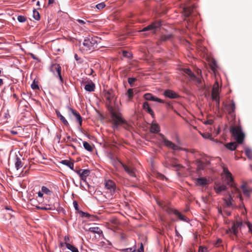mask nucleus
Returning <instances> with one entry per match:
<instances>
[{"mask_svg": "<svg viewBox=\"0 0 252 252\" xmlns=\"http://www.w3.org/2000/svg\"><path fill=\"white\" fill-rule=\"evenodd\" d=\"M107 106L110 114L114 129H117L119 126L126 123V121L122 118V114L118 110H117L109 104H107Z\"/></svg>", "mask_w": 252, "mask_h": 252, "instance_id": "nucleus-1", "label": "nucleus"}, {"mask_svg": "<svg viewBox=\"0 0 252 252\" xmlns=\"http://www.w3.org/2000/svg\"><path fill=\"white\" fill-rule=\"evenodd\" d=\"M230 132L237 144H241L243 143L245 135L243 132L241 126H231Z\"/></svg>", "mask_w": 252, "mask_h": 252, "instance_id": "nucleus-2", "label": "nucleus"}, {"mask_svg": "<svg viewBox=\"0 0 252 252\" xmlns=\"http://www.w3.org/2000/svg\"><path fill=\"white\" fill-rule=\"evenodd\" d=\"M98 40H99V39L97 36L89 35L86 37L83 43V45L85 47L84 50L87 51L94 50L97 47Z\"/></svg>", "mask_w": 252, "mask_h": 252, "instance_id": "nucleus-3", "label": "nucleus"}, {"mask_svg": "<svg viewBox=\"0 0 252 252\" xmlns=\"http://www.w3.org/2000/svg\"><path fill=\"white\" fill-rule=\"evenodd\" d=\"M220 90L219 88V83L216 82L213 85L211 96L212 99L213 101H216V106L219 109L220 107Z\"/></svg>", "mask_w": 252, "mask_h": 252, "instance_id": "nucleus-4", "label": "nucleus"}, {"mask_svg": "<svg viewBox=\"0 0 252 252\" xmlns=\"http://www.w3.org/2000/svg\"><path fill=\"white\" fill-rule=\"evenodd\" d=\"M159 135L161 137V141L164 143V145L167 148L172 149L174 151L176 150H183L184 151H187V149L182 148L173 143L172 142L167 139L164 135L161 133H159Z\"/></svg>", "mask_w": 252, "mask_h": 252, "instance_id": "nucleus-5", "label": "nucleus"}, {"mask_svg": "<svg viewBox=\"0 0 252 252\" xmlns=\"http://www.w3.org/2000/svg\"><path fill=\"white\" fill-rule=\"evenodd\" d=\"M161 26V23L159 21H155L151 24L144 28L141 32L150 31L153 34H155L157 30Z\"/></svg>", "mask_w": 252, "mask_h": 252, "instance_id": "nucleus-6", "label": "nucleus"}, {"mask_svg": "<svg viewBox=\"0 0 252 252\" xmlns=\"http://www.w3.org/2000/svg\"><path fill=\"white\" fill-rule=\"evenodd\" d=\"M50 70L57 77L59 78L61 83H63V79L61 74L62 67L61 65L57 63L53 64L50 67Z\"/></svg>", "mask_w": 252, "mask_h": 252, "instance_id": "nucleus-7", "label": "nucleus"}, {"mask_svg": "<svg viewBox=\"0 0 252 252\" xmlns=\"http://www.w3.org/2000/svg\"><path fill=\"white\" fill-rule=\"evenodd\" d=\"M105 188L109 191L111 195H113L116 190V184L112 180H108L105 181Z\"/></svg>", "mask_w": 252, "mask_h": 252, "instance_id": "nucleus-8", "label": "nucleus"}, {"mask_svg": "<svg viewBox=\"0 0 252 252\" xmlns=\"http://www.w3.org/2000/svg\"><path fill=\"white\" fill-rule=\"evenodd\" d=\"M225 108L229 115L232 117H235V110L236 107L235 103L233 100L230 103L225 105Z\"/></svg>", "mask_w": 252, "mask_h": 252, "instance_id": "nucleus-9", "label": "nucleus"}, {"mask_svg": "<svg viewBox=\"0 0 252 252\" xmlns=\"http://www.w3.org/2000/svg\"><path fill=\"white\" fill-rule=\"evenodd\" d=\"M122 167L125 169V171L131 177H135V170L136 169L130 166H127L122 162H121Z\"/></svg>", "mask_w": 252, "mask_h": 252, "instance_id": "nucleus-10", "label": "nucleus"}, {"mask_svg": "<svg viewBox=\"0 0 252 252\" xmlns=\"http://www.w3.org/2000/svg\"><path fill=\"white\" fill-rule=\"evenodd\" d=\"M223 173L225 175V178L227 181V184L229 185L232 186L233 182V178L231 173L229 171L228 168L226 167H223Z\"/></svg>", "mask_w": 252, "mask_h": 252, "instance_id": "nucleus-11", "label": "nucleus"}, {"mask_svg": "<svg viewBox=\"0 0 252 252\" xmlns=\"http://www.w3.org/2000/svg\"><path fill=\"white\" fill-rule=\"evenodd\" d=\"M184 71L185 73L189 75L191 80L195 81L198 83H201V79L197 77L190 69L185 68L184 69Z\"/></svg>", "mask_w": 252, "mask_h": 252, "instance_id": "nucleus-12", "label": "nucleus"}, {"mask_svg": "<svg viewBox=\"0 0 252 252\" xmlns=\"http://www.w3.org/2000/svg\"><path fill=\"white\" fill-rule=\"evenodd\" d=\"M242 225V222L240 221H237L234 222L231 228L229 229V231L231 233L236 235L238 232V228H240Z\"/></svg>", "mask_w": 252, "mask_h": 252, "instance_id": "nucleus-13", "label": "nucleus"}, {"mask_svg": "<svg viewBox=\"0 0 252 252\" xmlns=\"http://www.w3.org/2000/svg\"><path fill=\"white\" fill-rule=\"evenodd\" d=\"M144 98L147 100L154 101L159 103H164V101L162 99L158 98L150 93L145 94Z\"/></svg>", "mask_w": 252, "mask_h": 252, "instance_id": "nucleus-14", "label": "nucleus"}, {"mask_svg": "<svg viewBox=\"0 0 252 252\" xmlns=\"http://www.w3.org/2000/svg\"><path fill=\"white\" fill-rule=\"evenodd\" d=\"M163 94L165 97L171 99L176 98L179 96L174 91L171 90H165L163 93Z\"/></svg>", "mask_w": 252, "mask_h": 252, "instance_id": "nucleus-15", "label": "nucleus"}, {"mask_svg": "<svg viewBox=\"0 0 252 252\" xmlns=\"http://www.w3.org/2000/svg\"><path fill=\"white\" fill-rule=\"evenodd\" d=\"M160 130L159 126L157 123H152L150 128V131L152 133H158Z\"/></svg>", "mask_w": 252, "mask_h": 252, "instance_id": "nucleus-16", "label": "nucleus"}, {"mask_svg": "<svg viewBox=\"0 0 252 252\" xmlns=\"http://www.w3.org/2000/svg\"><path fill=\"white\" fill-rule=\"evenodd\" d=\"M69 110L71 112L72 114L75 116L77 121L79 123L80 125H81L82 122V119L80 114L76 110L69 107Z\"/></svg>", "mask_w": 252, "mask_h": 252, "instance_id": "nucleus-17", "label": "nucleus"}, {"mask_svg": "<svg viewBox=\"0 0 252 252\" xmlns=\"http://www.w3.org/2000/svg\"><path fill=\"white\" fill-rule=\"evenodd\" d=\"M173 213L181 220L186 221V222H188L189 220L188 218H187L185 216L182 214L180 212H179L177 210H174L173 212Z\"/></svg>", "mask_w": 252, "mask_h": 252, "instance_id": "nucleus-18", "label": "nucleus"}, {"mask_svg": "<svg viewBox=\"0 0 252 252\" xmlns=\"http://www.w3.org/2000/svg\"><path fill=\"white\" fill-rule=\"evenodd\" d=\"M143 108L149 114H150L152 117H154V113L152 109L150 107L149 103L147 102H145L143 104Z\"/></svg>", "mask_w": 252, "mask_h": 252, "instance_id": "nucleus-19", "label": "nucleus"}, {"mask_svg": "<svg viewBox=\"0 0 252 252\" xmlns=\"http://www.w3.org/2000/svg\"><path fill=\"white\" fill-rule=\"evenodd\" d=\"M90 171L88 169H83L80 174V179L81 180L86 182L87 178L89 176Z\"/></svg>", "mask_w": 252, "mask_h": 252, "instance_id": "nucleus-20", "label": "nucleus"}, {"mask_svg": "<svg viewBox=\"0 0 252 252\" xmlns=\"http://www.w3.org/2000/svg\"><path fill=\"white\" fill-rule=\"evenodd\" d=\"M104 96L109 103H110L114 96V93L112 90H109L105 93Z\"/></svg>", "mask_w": 252, "mask_h": 252, "instance_id": "nucleus-21", "label": "nucleus"}, {"mask_svg": "<svg viewBox=\"0 0 252 252\" xmlns=\"http://www.w3.org/2000/svg\"><path fill=\"white\" fill-rule=\"evenodd\" d=\"M214 189L217 193H220L222 191L226 189V186L224 185L216 184L214 187Z\"/></svg>", "mask_w": 252, "mask_h": 252, "instance_id": "nucleus-22", "label": "nucleus"}, {"mask_svg": "<svg viewBox=\"0 0 252 252\" xmlns=\"http://www.w3.org/2000/svg\"><path fill=\"white\" fill-rule=\"evenodd\" d=\"M237 143L236 142H231L225 144V146L227 149L230 151H234L237 147Z\"/></svg>", "mask_w": 252, "mask_h": 252, "instance_id": "nucleus-23", "label": "nucleus"}, {"mask_svg": "<svg viewBox=\"0 0 252 252\" xmlns=\"http://www.w3.org/2000/svg\"><path fill=\"white\" fill-rule=\"evenodd\" d=\"M85 90L89 92H92L94 91L95 89V85L94 84L91 82V83H89L85 86Z\"/></svg>", "mask_w": 252, "mask_h": 252, "instance_id": "nucleus-24", "label": "nucleus"}, {"mask_svg": "<svg viewBox=\"0 0 252 252\" xmlns=\"http://www.w3.org/2000/svg\"><path fill=\"white\" fill-rule=\"evenodd\" d=\"M61 163L68 167L70 169L74 170V163L69 160H63L60 162Z\"/></svg>", "mask_w": 252, "mask_h": 252, "instance_id": "nucleus-25", "label": "nucleus"}, {"mask_svg": "<svg viewBox=\"0 0 252 252\" xmlns=\"http://www.w3.org/2000/svg\"><path fill=\"white\" fill-rule=\"evenodd\" d=\"M225 202V206L227 207H233L232 201L233 198L231 195L229 194L228 197L226 199H224Z\"/></svg>", "mask_w": 252, "mask_h": 252, "instance_id": "nucleus-26", "label": "nucleus"}, {"mask_svg": "<svg viewBox=\"0 0 252 252\" xmlns=\"http://www.w3.org/2000/svg\"><path fill=\"white\" fill-rule=\"evenodd\" d=\"M15 168L17 170H19L23 166L21 159L20 158L17 157L16 158V161L15 163Z\"/></svg>", "mask_w": 252, "mask_h": 252, "instance_id": "nucleus-27", "label": "nucleus"}, {"mask_svg": "<svg viewBox=\"0 0 252 252\" xmlns=\"http://www.w3.org/2000/svg\"><path fill=\"white\" fill-rule=\"evenodd\" d=\"M193 8L191 7H185L184 8V13L186 17H189L191 14Z\"/></svg>", "mask_w": 252, "mask_h": 252, "instance_id": "nucleus-28", "label": "nucleus"}, {"mask_svg": "<svg viewBox=\"0 0 252 252\" xmlns=\"http://www.w3.org/2000/svg\"><path fill=\"white\" fill-rule=\"evenodd\" d=\"M57 115L58 117L60 118V120L63 122V123L64 125H65L66 126H68L69 125V124H68L67 121L59 112H57Z\"/></svg>", "mask_w": 252, "mask_h": 252, "instance_id": "nucleus-29", "label": "nucleus"}, {"mask_svg": "<svg viewBox=\"0 0 252 252\" xmlns=\"http://www.w3.org/2000/svg\"><path fill=\"white\" fill-rule=\"evenodd\" d=\"M197 184L200 186H204L208 184L207 179L205 178H199L197 179Z\"/></svg>", "mask_w": 252, "mask_h": 252, "instance_id": "nucleus-30", "label": "nucleus"}, {"mask_svg": "<svg viewBox=\"0 0 252 252\" xmlns=\"http://www.w3.org/2000/svg\"><path fill=\"white\" fill-rule=\"evenodd\" d=\"M65 246L67 249L71 251L72 252H79L78 249L69 243H65Z\"/></svg>", "mask_w": 252, "mask_h": 252, "instance_id": "nucleus-31", "label": "nucleus"}, {"mask_svg": "<svg viewBox=\"0 0 252 252\" xmlns=\"http://www.w3.org/2000/svg\"><path fill=\"white\" fill-rule=\"evenodd\" d=\"M84 148L89 152H92L93 150L92 146L87 141L83 142Z\"/></svg>", "mask_w": 252, "mask_h": 252, "instance_id": "nucleus-32", "label": "nucleus"}, {"mask_svg": "<svg viewBox=\"0 0 252 252\" xmlns=\"http://www.w3.org/2000/svg\"><path fill=\"white\" fill-rule=\"evenodd\" d=\"M172 36L171 34H163L160 37V40L162 41H166L170 40Z\"/></svg>", "mask_w": 252, "mask_h": 252, "instance_id": "nucleus-33", "label": "nucleus"}, {"mask_svg": "<svg viewBox=\"0 0 252 252\" xmlns=\"http://www.w3.org/2000/svg\"><path fill=\"white\" fill-rule=\"evenodd\" d=\"M196 164L197 166L198 170H203L204 169V163L200 159L196 160Z\"/></svg>", "mask_w": 252, "mask_h": 252, "instance_id": "nucleus-34", "label": "nucleus"}, {"mask_svg": "<svg viewBox=\"0 0 252 252\" xmlns=\"http://www.w3.org/2000/svg\"><path fill=\"white\" fill-rule=\"evenodd\" d=\"M41 190L43 193L48 195H51L52 193V191L45 186H42L41 187Z\"/></svg>", "mask_w": 252, "mask_h": 252, "instance_id": "nucleus-35", "label": "nucleus"}, {"mask_svg": "<svg viewBox=\"0 0 252 252\" xmlns=\"http://www.w3.org/2000/svg\"><path fill=\"white\" fill-rule=\"evenodd\" d=\"M245 154L250 159H252V151L249 148H246L245 149Z\"/></svg>", "mask_w": 252, "mask_h": 252, "instance_id": "nucleus-36", "label": "nucleus"}, {"mask_svg": "<svg viewBox=\"0 0 252 252\" xmlns=\"http://www.w3.org/2000/svg\"><path fill=\"white\" fill-rule=\"evenodd\" d=\"M33 17L36 20H39L40 18L39 12L35 9L33 10Z\"/></svg>", "mask_w": 252, "mask_h": 252, "instance_id": "nucleus-37", "label": "nucleus"}, {"mask_svg": "<svg viewBox=\"0 0 252 252\" xmlns=\"http://www.w3.org/2000/svg\"><path fill=\"white\" fill-rule=\"evenodd\" d=\"M90 230L91 231L97 233L98 234L102 233V231L99 229V228L97 227H91Z\"/></svg>", "mask_w": 252, "mask_h": 252, "instance_id": "nucleus-38", "label": "nucleus"}, {"mask_svg": "<svg viewBox=\"0 0 252 252\" xmlns=\"http://www.w3.org/2000/svg\"><path fill=\"white\" fill-rule=\"evenodd\" d=\"M201 135L205 139H210L211 140L214 141V139L211 137V135L208 132L201 133Z\"/></svg>", "mask_w": 252, "mask_h": 252, "instance_id": "nucleus-39", "label": "nucleus"}, {"mask_svg": "<svg viewBox=\"0 0 252 252\" xmlns=\"http://www.w3.org/2000/svg\"><path fill=\"white\" fill-rule=\"evenodd\" d=\"M127 95L129 99H131L133 97V89H129L127 91Z\"/></svg>", "mask_w": 252, "mask_h": 252, "instance_id": "nucleus-40", "label": "nucleus"}, {"mask_svg": "<svg viewBox=\"0 0 252 252\" xmlns=\"http://www.w3.org/2000/svg\"><path fill=\"white\" fill-rule=\"evenodd\" d=\"M242 189L244 195L247 196H249L250 195L249 190L247 189L244 186H242Z\"/></svg>", "mask_w": 252, "mask_h": 252, "instance_id": "nucleus-41", "label": "nucleus"}, {"mask_svg": "<svg viewBox=\"0 0 252 252\" xmlns=\"http://www.w3.org/2000/svg\"><path fill=\"white\" fill-rule=\"evenodd\" d=\"M18 21L20 23L25 22L26 20V18L22 15H19L17 17Z\"/></svg>", "mask_w": 252, "mask_h": 252, "instance_id": "nucleus-42", "label": "nucleus"}, {"mask_svg": "<svg viewBox=\"0 0 252 252\" xmlns=\"http://www.w3.org/2000/svg\"><path fill=\"white\" fill-rule=\"evenodd\" d=\"M136 78H132L130 77L128 78V83L130 84L131 86H133V83L136 81Z\"/></svg>", "mask_w": 252, "mask_h": 252, "instance_id": "nucleus-43", "label": "nucleus"}, {"mask_svg": "<svg viewBox=\"0 0 252 252\" xmlns=\"http://www.w3.org/2000/svg\"><path fill=\"white\" fill-rule=\"evenodd\" d=\"M130 252H144V247L142 243H141L140 247L138 250H133L132 251Z\"/></svg>", "mask_w": 252, "mask_h": 252, "instance_id": "nucleus-44", "label": "nucleus"}, {"mask_svg": "<svg viewBox=\"0 0 252 252\" xmlns=\"http://www.w3.org/2000/svg\"><path fill=\"white\" fill-rule=\"evenodd\" d=\"M105 6V4L104 2L99 3L95 5V7L98 9H102Z\"/></svg>", "mask_w": 252, "mask_h": 252, "instance_id": "nucleus-45", "label": "nucleus"}, {"mask_svg": "<svg viewBox=\"0 0 252 252\" xmlns=\"http://www.w3.org/2000/svg\"><path fill=\"white\" fill-rule=\"evenodd\" d=\"M41 209L45 210H53V207L51 206V205H46V206L41 207Z\"/></svg>", "mask_w": 252, "mask_h": 252, "instance_id": "nucleus-46", "label": "nucleus"}, {"mask_svg": "<svg viewBox=\"0 0 252 252\" xmlns=\"http://www.w3.org/2000/svg\"><path fill=\"white\" fill-rule=\"evenodd\" d=\"M207 248L205 247L200 246L198 252H207Z\"/></svg>", "mask_w": 252, "mask_h": 252, "instance_id": "nucleus-47", "label": "nucleus"}, {"mask_svg": "<svg viewBox=\"0 0 252 252\" xmlns=\"http://www.w3.org/2000/svg\"><path fill=\"white\" fill-rule=\"evenodd\" d=\"M31 88L33 90L38 89L39 87L37 83H35L34 81L32 84Z\"/></svg>", "mask_w": 252, "mask_h": 252, "instance_id": "nucleus-48", "label": "nucleus"}, {"mask_svg": "<svg viewBox=\"0 0 252 252\" xmlns=\"http://www.w3.org/2000/svg\"><path fill=\"white\" fill-rule=\"evenodd\" d=\"M73 206H74L75 209L76 210L78 211L79 210V206H78L77 202L76 201H73Z\"/></svg>", "mask_w": 252, "mask_h": 252, "instance_id": "nucleus-49", "label": "nucleus"}, {"mask_svg": "<svg viewBox=\"0 0 252 252\" xmlns=\"http://www.w3.org/2000/svg\"><path fill=\"white\" fill-rule=\"evenodd\" d=\"M213 123V120H212V119L208 120L207 121H206L204 122V124L205 125H212Z\"/></svg>", "mask_w": 252, "mask_h": 252, "instance_id": "nucleus-50", "label": "nucleus"}, {"mask_svg": "<svg viewBox=\"0 0 252 252\" xmlns=\"http://www.w3.org/2000/svg\"><path fill=\"white\" fill-rule=\"evenodd\" d=\"M158 178L160 180H164V179H166V178L162 174H158Z\"/></svg>", "mask_w": 252, "mask_h": 252, "instance_id": "nucleus-51", "label": "nucleus"}, {"mask_svg": "<svg viewBox=\"0 0 252 252\" xmlns=\"http://www.w3.org/2000/svg\"><path fill=\"white\" fill-rule=\"evenodd\" d=\"M76 21L81 25H84L86 23V21L81 19H77Z\"/></svg>", "mask_w": 252, "mask_h": 252, "instance_id": "nucleus-52", "label": "nucleus"}, {"mask_svg": "<svg viewBox=\"0 0 252 252\" xmlns=\"http://www.w3.org/2000/svg\"><path fill=\"white\" fill-rule=\"evenodd\" d=\"M56 138L57 139L58 143H60L61 138V134L57 133L56 135Z\"/></svg>", "mask_w": 252, "mask_h": 252, "instance_id": "nucleus-53", "label": "nucleus"}, {"mask_svg": "<svg viewBox=\"0 0 252 252\" xmlns=\"http://www.w3.org/2000/svg\"><path fill=\"white\" fill-rule=\"evenodd\" d=\"M217 67V65H216V63L215 62H214L213 63H212V64L211 65V68H212V69L213 70H215V69H216V67Z\"/></svg>", "mask_w": 252, "mask_h": 252, "instance_id": "nucleus-54", "label": "nucleus"}, {"mask_svg": "<svg viewBox=\"0 0 252 252\" xmlns=\"http://www.w3.org/2000/svg\"><path fill=\"white\" fill-rule=\"evenodd\" d=\"M223 214H224V215H225L226 216H230V215L231 213H230V212H229V211H227V210H224V211H223Z\"/></svg>", "mask_w": 252, "mask_h": 252, "instance_id": "nucleus-55", "label": "nucleus"}, {"mask_svg": "<svg viewBox=\"0 0 252 252\" xmlns=\"http://www.w3.org/2000/svg\"><path fill=\"white\" fill-rule=\"evenodd\" d=\"M123 55H124V56L127 57H129L130 56V54L128 53L126 51H124L123 52Z\"/></svg>", "mask_w": 252, "mask_h": 252, "instance_id": "nucleus-56", "label": "nucleus"}, {"mask_svg": "<svg viewBox=\"0 0 252 252\" xmlns=\"http://www.w3.org/2000/svg\"><path fill=\"white\" fill-rule=\"evenodd\" d=\"M37 195L39 197H42L43 195V193L42 192V190L39 191L37 192Z\"/></svg>", "mask_w": 252, "mask_h": 252, "instance_id": "nucleus-57", "label": "nucleus"}, {"mask_svg": "<svg viewBox=\"0 0 252 252\" xmlns=\"http://www.w3.org/2000/svg\"><path fill=\"white\" fill-rule=\"evenodd\" d=\"M73 171H74L80 177V174H81V171H83V169H80V170H74Z\"/></svg>", "mask_w": 252, "mask_h": 252, "instance_id": "nucleus-58", "label": "nucleus"}, {"mask_svg": "<svg viewBox=\"0 0 252 252\" xmlns=\"http://www.w3.org/2000/svg\"><path fill=\"white\" fill-rule=\"evenodd\" d=\"M66 138H67V139L68 140H70V141H73V142H74V141H76V139H74V138H71L70 136H67L66 137Z\"/></svg>", "mask_w": 252, "mask_h": 252, "instance_id": "nucleus-59", "label": "nucleus"}, {"mask_svg": "<svg viewBox=\"0 0 252 252\" xmlns=\"http://www.w3.org/2000/svg\"><path fill=\"white\" fill-rule=\"evenodd\" d=\"M248 227H249V230L251 231H252V224L251 223L249 222L248 223Z\"/></svg>", "mask_w": 252, "mask_h": 252, "instance_id": "nucleus-60", "label": "nucleus"}, {"mask_svg": "<svg viewBox=\"0 0 252 252\" xmlns=\"http://www.w3.org/2000/svg\"><path fill=\"white\" fill-rule=\"evenodd\" d=\"M173 166L175 167H177V169H179V168L182 167L181 165V164H175V165H173Z\"/></svg>", "mask_w": 252, "mask_h": 252, "instance_id": "nucleus-61", "label": "nucleus"}, {"mask_svg": "<svg viewBox=\"0 0 252 252\" xmlns=\"http://www.w3.org/2000/svg\"><path fill=\"white\" fill-rule=\"evenodd\" d=\"M74 58L76 61H79L80 58L78 57V55L76 54L74 55Z\"/></svg>", "mask_w": 252, "mask_h": 252, "instance_id": "nucleus-62", "label": "nucleus"}, {"mask_svg": "<svg viewBox=\"0 0 252 252\" xmlns=\"http://www.w3.org/2000/svg\"><path fill=\"white\" fill-rule=\"evenodd\" d=\"M187 150H188L187 151H186L187 152H190L191 153H194L195 152L194 149H192V150H190V151H189L188 149H187Z\"/></svg>", "mask_w": 252, "mask_h": 252, "instance_id": "nucleus-63", "label": "nucleus"}, {"mask_svg": "<svg viewBox=\"0 0 252 252\" xmlns=\"http://www.w3.org/2000/svg\"><path fill=\"white\" fill-rule=\"evenodd\" d=\"M55 2L54 0H48V3L49 4H52Z\"/></svg>", "mask_w": 252, "mask_h": 252, "instance_id": "nucleus-64", "label": "nucleus"}]
</instances>
